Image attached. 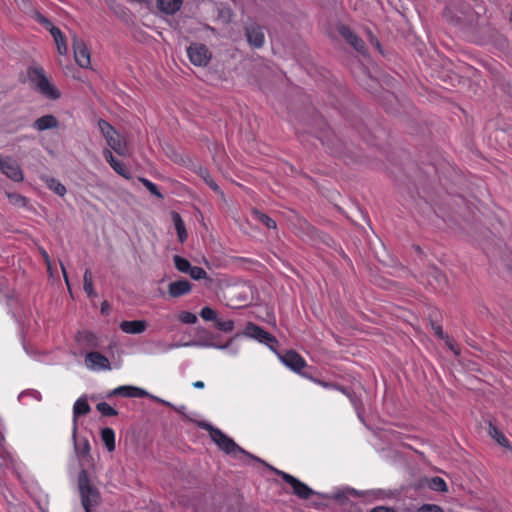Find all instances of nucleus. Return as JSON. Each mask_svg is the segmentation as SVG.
Here are the masks:
<instances>
[{
  "instance_id": "nucleus-51",
  "label": "nucleus",
  "mask_w": 512,
  "mask_h": 512,
  "mask_svg": "<svg viewBox=\"0 0 512 512\" xmlns=\"http://www.w3.org/2000/svg\"><path fill=\"white\" fill-rule=\"evenodd\" d=\"M372 512H395V511L392 509H389V508L380 507V508L374 509Z\"/></svg>"
},
{
  "instance_id": "nucleus-47",
  "label": "nucleus",
  "mask_w": 512,
  "mask_h": 512,
  "mask_svg": "<svg viewBox=\"0 0 512 512\" xmlns=\"http://www.w3.org/2000/svg\"><path fill=\"white\" fill-rule=\"evenodd\" d=\"M36 18L47 29L52 25V23L46 17H44L42 14H37Z\"/></svg>"
},
{
  "instance_id": "nucleus-30",
  "label": "nucleus",
  "mask_w": 512,
  "mask_h": 512,
  "mask_svg": "<svg viewBox=\"0 0 512 512\" xmlns=\"http://www.w3.org/2000/svg\"><path fill=\"white\" fill-rule=\"evenodd\" d=\"M429 276H430V279H429L430 285L436 284L438 286H441L442 284H444L446 282L445 275L442 274V272L436 268L431 269Z\"/></svg>"
},
{
  "instance_id": "nucleus-38",
  "label": "nucleus",
  "mask_w": 512,
  "mask_h": 512,
  "mask_svg": "<svg viewBox=\"0 0 512 512\" xmlns=\"http://www.w3.org/2000/svg\"><path fill=\"white\" fill-rule=\"evenodd\" d=\"M200 316L206 321L216 322L217 320V313L210 307H204L200 312Z\"/></svg>"
},
{
  "instance_id": "nucleus-28",
  "label": "nucleus",
  "mask_w": 512,
  "mask_h": 512,
  "mask_svg": "<svg viewBox=\"0 0 512 512\" xmlns=\"http://www.w3.org/2000/svg\"><path fill=\"white\" fill-rule=\"evenodd\" d=\"M252 214L256 220L262 222L269 229H276V222L268 215L260 212L257 209L252 210Z\"/></svg>"
},
{
  "instance_id": "nucleus-13",
  "label": "nucleus",
  "mask_w": 512,
  "mask_h": 512,
  "mask_svg": "<svg viewBox=\"0 0 512 512\" xmlns=\"http://www.w3.org/2000/svg\"><path fill=\"white\" fill-rule=\"evenodd\" d=\"M107 144L119 155L127 156L129 155V150L127 147L126 140L123 136L119 135L117 132L111 137L106 139Z\"/></svg>"
},
{
  "instance_id": "nucleus-46",
  "label": "nucleus",
  "mask_w": 512,
  "mask_h": 512,
  "mask_svg": "<svg viewBox=\"0 0 512 512\" xmlns=\"http://www.w3.org/2000/svg\"><path fill=\"white\" fill-rule=\"evenodd\" d=\"M432 329L434 331V334L436 336H438L439 338H441V339L446 338V336L444 335V332H443L441 326L436 325V324H432Z\"/></svg>"
},
{
  "instance_id": "nucleus-56",
  "label": "nucleus",
  "mask_w": 512,
  "mask_h": 512,
  "mask_svg": "<svg viewBox=\"0 0 512 512\" xmlns=\"http://www.w3.org/2000/svg\"><path fill=\"white\" fill-rule=\"evenodd\" d=\"M181 344L177 343V344H171L169 347L170 348H173V347H179Z\"/></svg>"
},
{
  "instance_id": "nucleus-29",
  "label": "nucleus",
  "mask_w": 512,
  "mask_h": 512,
  "mask_svg": "<svg viewBox=\"0 0 512 512\" xmlns=\"http://www.w3.org/2000/svg\"><path fill=\"white\" fill-rule=\"evenodd\" d=\"M83 281H84L83 288H84V291L86 292V294L89 297L96 296V293H95L94 288H93L92 273H91V271L89 269L85 270V273H84V276H83Z\"/></svg>"
},
{
  "instance_id": "nucleus-18",
  "label": "nucleus",
  "mask_w": 512,
  "mask_h": 512,
  "mask_svg": "<svg viewBox=\"0 0 512 512\" xmlns=\"http://www.w3.org/2000/svg\"><path fill=\"white\" fill-rule=\"evenodd\" d=\"M114 395H119L123 397H143L147 395V392L141 388L134 386H120L110 393V396Z\"/></svg>"
},
{
  "instance_id": "nucleus-21",
  "label": "nucleus",
  "mask_w": 512,
  "mask_h": 512,
  "mask_svg": "<svg viewBox=\"0 0 512 512\" xmlns=\"http://www.w3.org/2000/svg\"><path fill=\"white\" fill-rule=\"evenodd\" d=\"M172 220L177 231L178 239L181 243H183L187 239V231L185 228V224L181 218V216L177 212H172Z\"/></svg>"
},
{
  "instance_id": "nucleus-11",
  "label": "nucleus",
  "mask_w": 512,
  "mask_h": 512,
  "mask_svg": "<svg viewBox=\"0 0 512 512\" xmlns=\"http://www.w3.org/2000/svg\"><path fill=\"white\" fill-rule=\"evenodd\" d=\"M281 361L296 372H300L305 366V360L295 351H287L280 357Z\"/></svg>"
},
{
  "instance_id": "nucleus-53",
  "label": "nucleus",
  "mask_w": 512,
  "mask_h": 512,
  "mask_svg": "<svg viewBox=\"0 0 512 512\" xmlns=\"http://www.w3.org/2000/svg\"><path fill=\"white\" fill-rule=\"evenodd\" d=\"M183 345L184 346H189V345L202 346V345H206V344L205 343H200V342H191V343H185Z\"/></svg>"
},
{
  "instance_id": "nucleus-16",
  "label": "nucleus",
  "mask_w": 512,
  "mask_h": 512,
  "mask_svg": "<svg viewBox=\"0 0 512 512\" xmlns=\"http://www.w3.org/2000/svg\"><path fill=\"white\" fill-rule=\"evenodd\" d=\"M246 37L250 45L255 48L262 47L264 43V34L257 26H249L246 28Z\"/></svg>"
},
{
  "instance_id": "nucleus-24",
  "label": "nucleus",
  "mask_w": 512,
  "mask_h": 512,
  "mask_svg": "<svg viewBox=\"0 0 512 512\" xmlns=\"http://www.w3.org/2000/svg\"><path fill=\"white\" fill-rule=\"evenodd\" d=\"M41 179L46 183L49 189L54 191L59 196H64L66 193V188L63 184H61L58 180L48 176H42Z\"/></svg>"
},
{
  "instance_id": "nucleus-57",
  "label": "nucleus",
  "mask_w": 512,
  "mask_h": 512,
  "mask_svg": "<svg viewBox=\"0 0 512 512\" xmlns=\"http://www.w3.org/2000/svg\"><path fill=\"white\" fill-rule=\"evenodd\" d=\"M265 466H268L270 470H272L271 468H273L272 466H269L268 463H265Z\"/></svg>"
},
{
  "instance_id": "nucleus-36",
  "label": "nucleus",
  "mask_w": 512,
  "mask_h": 512,
  "mask_svg": "<svg viewBox=\"0 0 512 512\" xmlns=\"http://www.w3.org/2000/svg\"><path fill=\"white\" fill-rule=\"evenodd\" d=\"M188 274L194 280H201L207 278L206 271L198 266H191L190 270L188 271Z\"/></svg>"
},
{
  "instance_id": "nucleus-12",
  "label": "nucleus",
  "mask_w": 512,
  "mask_h": 512,
  "mask_svg": "<svg viewBox=\"0 0 512 512\" xmlns=\"http://www.w3.org/2000/svg\"><path fill=\"white\" fill-rule=\"evenodd\" d=\"M339 34L358 52H364L365 44L349 27L341 25L338 28Z\"/></svg>"
},
{
  "instance_id": "nucleus-4",
  "label": "nucleus",
  "mask_w": 512,
  "mask_h": 512,
  "mask_svg": "<svg viewBox=\"0 0 512 512\" xmlns=\"http://www.w3.org/2000/svg\"><path fill=\"white\" fill-rule=\"evenodd\" d=\"M252 287L248 284H238L227 287L224 297L227 301V306L231 308L244 307L251 300Z\"/></svg>"
},
{
  "instance_id": "nucleus-8",
  "label": "nucleus",
  "mask_w": 512,
  "mask_h": 512,
  "mask_svg": "<svg viewBox=\"0 0 512 512\" xmlns=\"http://www.w3.org/2000/svg\"><path fill=\"white\" fill-rule=\"evenodd\" d=\"M71 38L76 63L82 68H89L91 63L90 52L85 42L82 39H80L75 33L72 34Z\"/></svg>"
},
{
  "instance_id": "nucleus-54",
  "label": "nucleus",
  "mask_w": 512,
  "mask_h": 512,
  "mask_svg": "<svg viewBox=\"0 0 512 512\" xmlns=\"http://www.w3.org/2000/svg\"><path fill=\"white\" fill-rule=\"evenodd\" d=\"M85 338L88 340V341H91L92 338H94L93 334L91 333H85Z\"/></svg>"
},
{
  "instance_id": "nucleus-23",
  "label": "nucleus",
  "mask_w": 512,
  "mask_h": 512,
  "mask_svg": "<svg viewBox=\"0 0 512 512\" xmlns=\"http://www.w3.org/2000/svg\"><path fill=\"white\" fill-rule=\"evenodd\" d=\"M160 10L167 14H173L181 7L182 0H157Z\"/></svg>"
},
{
  "instance_id": "nucleus-25",
  "label": "nucleus",
  "mask_w": 512,
  "mask_h": 512,
  "mask_svg": "<svg viewBox=\"0 0 512 512\" xmlns=\"http://www.w3.org/2000/svg\"><path fill=\"white\" fill-rule=\"evenodd\" d=\"M101 438L109 452H112L115 450V434H114L113 429L108 428V427L102 429L101 430Z\"/></svg>"
},
{
  "instance_id": "nucleus-17",
  "label": "nucleus",
  "mask_w": 512,
  "mask_h": 512,
  "mask_svg": "<svg viewBox=\"0 0 512 512\" xmlns=\"http://www.w3.org/2000/svg\"><path fill=\"white\" fill-rule=\"evenodd\" d=\"M191 284L187 280L174 281L169 284L168 292L170 296L177 298L189 293Z\"/></svg>"
},
{
  "instance_id": "nucleus-48",
  "label": "nucleus",
  "mask_w": 512,
  "mask_h": 512,
  "mask_svg": "<svg viewBox=\"0 0 512 512\" xmlns=\"http://www.w3.org/2000/svg\"><path fill=\"white\" fill-rule=\"evenodd\" d=\"M61 270H62V273H63V275H64V279H65V282H66V284H67V286H68V289L70 290V285H69V281H68V276H67L66 269H65V267H64V265H63V264H61Z\"/></svg>"
},
{
  "instance_id": "nucleus-10",
  "label": "nucleus",
  "mask_w": 512,
  "mask_h": 512,
  "mask_svg": "<svg viewBox=\"0 0 512 512\" xmlns=\"http://www.w3.org/2000/svg\"><path fill=\"white\" fill-rule=\"evenodd\" d=\"M0 169L11 180L15 182L23 181V172L15 161L0 159Z\"/></svg>"
},
{
  "instance_id": "nucleus-52",
  "label": "nucleus",
  "mask_w": 512,
  "mask_h": 512,
  "mask_svg": "<svg viewBox=\"0 0 512 512\" xmlns=\"http://www.w3.org/2000/svg\"><path fill=\"white\" fill-rule=\"evenodd\" d=\"M193 386H194L195 388H197V389H201V388H203V387H204V382H202V381H196V382H194V383H193Z\"/></svg>"
},
{
  "instance_id": "nucleus-45",
  "label": "nucleus",
  "mask_w": 512,
  "mask_h": 512,
  "mask_svg": "<svg viewBox=\"0 0 512 512\" xmlns=\"http://www.w3.org/2000/svg\"><path fill=\"white\" fill-rule=\"evenodd\" d=\"M153 399H154L155 401H157V402H159V403H161V404H163V405L167 406V407H171V408H173V409H174L175 411H177L178 413H182V410H181V409H179V408L175 407L173 404H171V403H170V402H168V401H165V400L160 399V398H158V397H153Z\"/></svg>"
},
{
  "instance_id": "nucleus-5",
  "label": "nucleus",
  "mask_w": 512,
  "mask_h": 512,
  "mask_svg": "<svg viewBox=\"0 0 512 512\" xmlns=\"http://www.w3.org/2000/svg\"><path fill=\"white\" fill-rule=\"evenodd\" d=\"M271 469L275 474L279 475L286 483L291 485L293 493L297 497L301 499H309L312 495L315 494V492L310 487H308L305 483L301 482L294 476L284 471L278 470L276 468Z\"/></svg>"
},
{
  "instance_id": "nucleus-15",
  "label": "nucleus",
  "mask_w": 512,
  "mask_h": 512,
  "mask_svg": "<svg viewBox=\"0 0 512 512\" xmlns=\"http://www.w3.org/2000/svg\"><path fill=\"white\" fill-rule=\"evenodd\" d=\"M91 408L85 398H79L73 406L74 425H73V437L77 434V417L80 415H86L90 412Z\"/></svg>"
},
{
  "instance_id": "nucleus-33",
  "label": "nucleus",
  "mask_w": 512,
  "mask_h": 512,
  "mask_svg": "<svg viewBox=\"0 0 512 512\" xmlns=\"http://www.w3.org/2000/svg\"><path fill=\"white\" fill-rule=\"evenodd\" d=\"M6 196L8 197L10 203L14 206L25 207L27 204V199L21 194L6 192Z\"/></svg>"
},
{
  "instance_id": "nucleus-22",
  "label": "nucleus",
  "mask_w": 512,
  "mask_h": 512,
  "mask_svg": "<svg viewBox=\"0 0 512 512\" xmlns=\"http://www.w3.org/2000/svg\"><path fill=\"white\" fill-rule=\"evenodd\" d=\"M74 447L75 452L80 460H87L90 458V444L87 439H83L79 444L76 442V437L74 438Z\"/></svg>"
},
{
  "instance_id": "nucleus-14",
  "label": "nucleus",
  "mask_w": 512,
  "mask_h": 512,
  "mask_svg": "<svg viewBox=\"0 0 512 512\" xmlns=\"http://www.w3.org/2000/svg\"><path fill=\"white\" fill-rule=\"evenodd\" d=\"M148 324L145 320L122 321L120 329L127 334H140L144 332Z\"/></svg>"
},
{
  "instance_id": "nucleus-40",
  "label": "nucleus",
  "mask_w": 512,
  "mask_h": 512,
  "mask_svg": "<svg viewBox=\"0 0 512 512\" xmlns=\"http://www.w3.org/2000/svg\"><path fill=\"white\" fill-rule=\"evenodd\" d=\"M179 320L185 324H195L197 316L191 312L184 311L179 315Z\"/></svg>"
},
{
  "instance_id": "nucleus-39",
  "label": "nucleus",
  "mask_w": 512,
  "mask_h": 512,
  "mask_svg": "<svg viewBox=\"0 0 512 512\" xmlns=\"http://www.w3.org/2000/svg\"><path fill=\"white\" fill-rule=\"evenodd\" d=\"M216 327L223 332H231L234 328V322L232 320H216Z\"/></svg>"
},
{
  "instance_id": "nucleus-50",
  "label": "nucleus",
  "mask_w": 512,
  "mask_h": 512,
  "mask_svg": "<svg viewBox=\"0 0 512 512\" xmlns=\"http://www.w3.org/2000/svg\"><path fill=\"white\" fill-rule=\"evenodd\" d=\"M447 345L456 355L459 354V351L454 347V345L448 338H447Z\"/></svg>"
},
{
  "instance_id": "nucleus-32",
  "label": "nucleus",
  "mask_w": 512,
  "mask_h": 512,
  "mask_svg": "<svg viewBox=\"0 0 512 512\" xmlns=\"http://www.w3.org/2000/svg\"><path fill=\"white\" fill-rule=\"evenodd\" d=\"M173 261H174L175 267L182 273H188V271L191 268L190 262L187 259H185L179 255H175L173 257Z\"/></svg>"
},
{
  "instance_id": "nucleus-1",
  "label": "nucleus",
  "mask_w": 512,
  "mask_h": 512,
  "mask_svg": "<svg viewBox=\"0 0 512 512\" xmlns=\"http://www.w3.org/2000/svg\"><path fill=\"white\" fill-rule=\"evenodd\" d=\"M198 426L206 431H208L213 442L226 454L231 455L233 457H237L238 454H242L246 457H249L256 461H261L258 457L251 455L239 445L235 443V441L224 434L220 429L212 426L207 422H199Z\"/></svg>"
},
{
  "instance_id": "nucleus-42",
  "label": "nucleus",
  "mask_w": 512,
  "mask_h": 512,
  "mask_svg": "<svg viewBox=\"0 0 512 512\" xmlns=\"http://www.w3.org/2000/svg\"><path fill=\"white\" fill-rule=\"evenodd\" d=\"M416 512H443L442 509L433 504H425L421 506Z\"/></svg>"
},
{
  "instance_id": "nucleus-43",
  "label": "nucleus",
  "mask_w": 512,
  "mask_h": 512,
  "mask_svg": "<svg viewBox=\"0 0 512 512\" xmlns=\"http://www.w3.org/2000/svg\"><path fill=\"white\" fill-rule=\"evenodd\" d=\"M48 30L50 31L52 37L54 38V40H57L61 37H63L64 35L62 34V32L60 31L59 28H57L56 26L54 25H51Z\"/></svg>"
},
{
  "instance_id": "nucleus-44",
  "label": "nucleus",
  "mask_w": 512,
  "mask_h": 512,
  "mask_svg": "<svg viewBox=\"0 0 512 512\" xmlns=\"http://www.w3.org/2000/svg\"><path fill=\"white\" fill-rule=\"evenodd\" d=\"M39 250L44 259L45 264L47 265L48 271H51V259L48 255V253L43 248H40Z\"/></svg>"
},
{
  "instance_id": "nucleus-7",
  "label": "nucleus",
  "mask_w": 512,
  "mask_h": 512,
  "mask_svg": "<svg viewBox=\"0 0 512 512\" xmlns=\"http://www.w3.org/2000/svg\"><path fill=\"white\" fill-rule=\"evenodd\" d=\"M187 54L190 61L196 66H206L211 59V52L201 43H192L187 48Z\"/></svg>"
},
{
  "instance_id": "nucleus-2",
  "label": "nucleus",
  "mask_w": 512,
  "mask_h": 512,
  "mask_svg": "<svg viewBox=\"0 0 512 512\" xmlns=\"http://www.w3.org/2000/svg\"><path fill=\"white\" fill-rule=\"evenodd\" d=\"M27 76L34 88L49 99L56 100L61 94L58 89L47 78L45 71L39 66H30L27 69Z\"/></svg>"
},
{
  "instance_id": "nucleus-9",
  "label": "nucleus",
  "mask_w": 512,
  "mask_h": 512,
  "mask_svg": "<svg viewBox=\"0 0 512 512\" xmlns=\"http://www.w3.org/2000/svg\"><path fill=\"white\" fill-rule=\"evenodd\" d=\"M85 365L91 370H109L110 362L100 352H90L86 355Z\"/></svg>"
},
{
  "instance_id": "nucleus-20",
  "label": "nucleus",
  "mask_w": 512,
  "mask_h": 512,
  "mask_svg": "<svg viewBox=\"0 0 512 512\" xmlns=\"http://www.w3.org/2000/svg\"><path fill=\"white\" fill-rule=\"evenodd\" d=\"M103 154H104L106 161L115 170V172H117L119 175L124 176L126 178L128 177L126 168L124 167V165L121 162L117 161L114 158V156L110 150H107V149L104 150Z\"/></svg>"
},
{
  "instance_id": "nucleus-34",
  "label": "nucleus",
  "mask_w": 512,
  "mask_h": 512,
  "mask_svg": "<svg viewBox=\"0 0 512 512\" xmlns=\"http://www.w3.org/2000/svg\"><path fill=\"white\" fill-rule=\"evenodd\" d=\"M98 127H99L101 133L103 134V136L105 137V139H108V137H111L114 134H116V131L114 130V128L107 121H105L103 119H100L98 121Z\"/></svg>"
},
{
  "instance_id": "nucleus-37",
  "label": "nucleus",
  "mask_w": 512,
  "mask_h": 512,
  "mask_svg": "<svg viewBox=\"0 0 512 512\" xmlns=\"http://www.w3.org/2000/svg\"><path fill=\"white\" fill-rule=\"evenodd\" d=\"M140 182L151 194L157 196L158 198H163V195L159 192L158 187L154 183L145 178H140Z\"/></svg>"
},
{
  "instance_id": "nucleus-27",
  "label": "nucleus",
  "mask_w": 512,
  "mask_h": 512,
  "mask_svg": "<svg viewBox=\"0 0 512 512\" xmlns=\"http://www.w3.org/2000/svg\"><path fill=\"white\" fill-rule=\"evenodd\" d=\"M198 174L200 177L205 181V183L215 192L222 194L219 186L216 184V182L211 177L209 171L206 168L200 167L198 170Z\"/></svg>"
},
{
  "instance_id": "nucleus-3",
  "label": "nucleus",
  "mask_w": 512,
  "mask_h": 512,
  "mask_svg": "<svg viewBox=\"0 0 512 512\" xmlns=\"http://www.w3.org/2000/svg\"><path fill=\"white\" fill-rule=\"evenodd\" d=\"M78 488L85 511L91 512V508L99 504L100 493L91 483L88 473L84 469L81 470L78 476Z\"/></svg>"
},
{
  "instance_id": "nucleus-55",
  "label": "nucleus",
  "mask_w": 512,
  "mask_h": 512,
  "mask_svg": "<svg viewBox=\"0 0 512 512\" xmlns=\"http://www.w3.org/2000/svg\"><path fill=\"white\" fill-rule=\"evenodd\" d=\"M108 307H109V305L107 302L102 303V308H101L102 312H104L105 309H107Z\"/></svg>"
},
{
  "instance_id": "nucleus-41",
  "label": "nucleus",
  "mask_w": 512,
  "mask_h": 512,
  "mask_svg": "<svg viewBox=\"0 0 512 512\" xmlns=\"http://www.w3.org/2000/svg\"><path fill=\"white\" fill-rule=\"evenodd\" d=\"M55 41V44L57 46V51L59 54L61 55H66L67 52H68V47H67V43H66V40H65V37H61L57 40H54Z\"/></svg>"
},
{
  "instance_id": "nucleus-26",
  "label": "nucleus",
  "mask_w": 512,
  "mask_h": 512,
  "mask_svg": "<svg viewBox=\"0 0 512 512\" xmlns=\"http://www.w3.org/2000/svg\"><path fill=\"white\" fill-rule=\"evenodd\" d=\"M489 435L497 441V443L503 447H507L512 451V446L509 445L508 439L504 434L498 430L495 426L490 424Z\"/></svg>"
},
{
  "instance_id": "nucleus-49",
  "label": "nucleus",
  "mask_w": 512,
  "mask_h": 512,
  "mask_svg": "<svg viewBox=\"0 0 512 512\" xmlns=\"http://www.w3.org/2000/svg\"><path fill=\"white\" fill-rule=\"evenodd\" d=\"M447 345L456 355L459 354V351L454 347V345L448 338H447Z\"/></svg>"
},
{
  "instance_id": "nucleus-35",
  "label": "nucleus",
  "mask_w": 512,
  "mask_h": 512,
  "mask_svg": "<svg viewBox=\"0 0 512 512\" xmlns=\"http://www.w3.org/2000/svg\"><path fill=\"white\" fill-rule=\"evenodd\" d=\"M96 408L104 416H116V415H118V412L114 408H112L106 402L98 403Z\"/></svg>"
},
{
  "instance_id": "nucleus-31",
  "label": "nucleus",
  "mask_w": 512,
  "mask_h": 512,
  "mask_svg": "<svg viewBox=\"0 0 512 512\" xmlns=\"http://www.w3.org/2000/svg\"><path fill=\"white\" fill-rule=\"evenodd\" d=\"M427 485L434 491L444 492L447 490L445 481L440 477H433L427 481Z\"/></svg>"
},
{
  "instance_id": "nucleus-6",
  "label": "nucleus",
  "mask_w": 512,
  "mask_h": 512,
  "mask_svg": "<svg viewBox=\"0 0 512 512\" xmlns=\"http://www.w3.org/2000/svg\"><path fill=\"white\" fill-rule=\"evenodd\" d=\"M244 335L266 344L272 350H275V345L278 344L277 339L272 334L252 322L247 323Z\"/></svg>"
},
{
  "instance_id": "nucleus-58",
  "label": "nucleus",
  "mask_w": 512,
  "mask_h": 512,
  "mask_svg": "<svg viewBox=\"0 0 512 512\" xmlns=\"http://www.w3.org/2000/svg\"><path fill=\"white\" fill-rule=\"evenodd\" d=\"M511 21H512V11H511V17H510Z\"/></svg>"
},
{
  "instance_id": "nucleus-19",
  "label": "nucleus",
  "mask_w": 512,
  "mask_h": 512,
  "mask_svg": "<svg viewBox=\"0 0 512 512\" xmlns=\"http://www.w3.org/2000/svg\"><path fill=\"white\" fill-rule=\"evenodd\" d=\"M57 126L58 120L53 115H44L34 122V127L39 131L56 128Z\"/></svg>"
}]
</instances>
